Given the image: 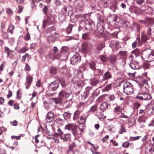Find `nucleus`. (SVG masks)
Wrapping results in <instances>:
<instances>
[{"label":"nucleus","instance_id":"nucleus-1","mask_svg":"<svg viewBox=\"0 0 154 154\" xmlns=\"http://www.w3.org/2000/svg\"><path fill=\"white\" fill-rule=\"evenodd\" d=\"M141 56L144 60L149 62L154 61V52L150 49L143 51L142 52Z\"/></svg>","mask_w":154,"mask_h":154},{"label":"nucleus","instance_id":"nucleus-2","mask_svg":"<svg viewBox=\"0 0 154 154\" xmlns=\"http://www.w3.org/2000/svg\"><path fill=\"white\" fill-rule=\"evenodd\" d=\"M51 31L52 33L48 36L47 40L49 42H52L55 41L57 38V35L54 27H51L49 28L48 29V33L49 32H51Z\"/></svg>","mask_w":154,"mask_h":154},{"label":"nucleus","instance_id":"nucleus-3","mask_svg":"<svg viewBox=\"0 0 154 154\" xmlns=\"http://www.w3.org/2000/svg\"><path fill=\"white\" fill-rule=\"evenodd\" d=\"M70 94L67 93L64 91H61L59 94V98H56L55 100V102L56 104L62 103V100H64L68 98Z\"/></svg>","mask_w":154,"mask_h":154},{"label":"nucleus","instance_id":"nucleus-4","mask_svg":"<svg viewBox=\"0 0 154 154\" xmlns=\"http://www.w3.org/2000/svg\"><path fill=\"white\" fill-rule=\"evenodd\" d=\"M124 92L127 94L130 95L134 91V87L130 83L127 82L123 85Z\"/></svg>","mask_w":154,"mask_h":154},{"label":"nucleus","instance_id":"nucleus-5","mask_svg":"<svg viewBox=\"0 0 154 154\" xmlns=\"http://www.w3.org/2000/svg\"><path fill=\"white\" fill-rule=\"evenodd\" d=\"M82 48L80 49L81 53H87L91 51L92 49V45L90 43H85L82 45Z\"/></svg>","mask_w":154,"mask_h":154},{"label":"nucleus","instance_id":"nucleus-6","mask_svg":"<svg viewBox=\"0 0 154 154\" xmlns=\"http://www.w3.org/2000/svg\"><path fill=\"white\" fill-rule=\"evenodd\" d=\"M92 88L91 87H88L86 88L85 91L82 93L81 95L79 97V99L82 100H84L87 97L89 94V91Z\"/></svg>","mask_w":154,"mask_h":154},{"label":"nucleus","instance_id":"nucleus-7","mask_svg":"<svg viewBox=\"0 0 154 154\" xmlns=\"http://www.w3.org/2000/svg\"><path fill=\"white\" fill-rule=\"evenodd\" d=\"M81 57L78 53H76L71 57L70 59L71 63L72 64L75 65L80 61Z\"/></svg>","mask_w":154,"mask_h":154},{"label":"nucleus","instance_id":"nucleus-8","mask_svg":"<svg viewBox=\"0 0 154 154\" xmlns=\"http://www.w3.org/2000/svg\"><path fill=\"white\" fill-rule=\"evenodd\" d=\"M59 83L58 82L54 81L49 85L48 88L50 91H54L58 87Z\"/></svg>","mask_w":154,"mask_h":154},{"label":"nucleus","instance_id":"nucleus-9","mask_svg":"<svg viewBox=\"0 0 154 154\" xmlns=\"http://www.w3.org/2000/svg\"><path fill=\"white\" fill-rule=\"evenodd\" d=\"M85 29L88 30H92L95 27V25L93 22L91 21H85Z\"/></svg>","mask_w":154,"mask_h":154},{"label":"nucleus","instance_id":"nucleus-10","mask_svg":"<svg viewBox=\"0 0 154 154\" xmlns=\"http://www.w3.org/2000/svg\"><path fill=\"white\" fill-rule=\"evenodd\" d=\"M130 67L134 69H138L140 68V65L138 62L134 60H132L129 64Z\"/></svg>","mask_w":154,"mask_h":154},{"label":"nucleus","instance_id":"nucleus-11","mask_svg":"<svg viewBox=\"0 0 154 154\" xmlns=\"http://www.w3.org/2000/svg\"><path fill=\"white\" fill-rule=\"evenodd\" d=\"M54 113L51 112H48L45 120V122H50L54 120Z\"/></svg>","mask_w":154,"mask_h":154},{"label":"nucleus","instance_id":"nucleus-12","mask_svg":"<svg viewBox=\"0 0 154 154\" xmlns=\"http://www.w3.org/2000/svg\"><path fill=\"white\" fill-rule=\"evenodd\" d=\"M112 78V75L111 72L109 71H107L103 75L102 82Z\"/></svg>","mask_w":154,"mask_h":154},{"label":"nucleus","instance_id":"nucleus-13","mask_svg":"<svg viewBox=\"0 0 154 154\" xmlns=\"http://www.w3.org/2000/svg\"><path fill=\"white\" fill-rule=\"evenodd\" d=\"M97 29L98 32L101 34L104 30V26L103 25H101L100 22L98 23L97 25Z\"/></svg>","mask_w":154,"mask_h":154},{"label":"nucleus","instance_id":"nucleus-14","mask_svg":"<svg viewBox=\"0 0 154 154\" xmlns=\"http://www.w3.org/2000/svg\"><path fill=\"white\" fill-rule=\"evenodd\" d=\"M147 113L150 115L154 112V103L149 106L147 109Z\"/></svg>","mask_w":154,"mask_h":154},{"label":"nucleus","instance_id":"nucleus-15","mask_svg":"<svg viewBox=\"0 0 154 154\" xmlns=\"http://www.w3.org/2000/svg\"><path fill=\"white\" fill-rule=\"evenodd\" d=\"M108 106L109 105L107 103L105 102H103L101 104L100 109L102 111H104L108 109Z\"/></svg>","mask_w":154,"mask_h":154},{"label":"nucleus","instance_id":"nucleus-16","mask_svg":"<svg viewBox=\"0 0 154 154\" xmlns=\"http://www.w3.org/2000/svg\"><path fill=\"white\" fill-rule=\"evenodd\" d=\"M32 80L33 78L30 75L27 76L26 78V83L25 84L26 85V84L27 85H30Z\"/></svg>","mask_w":154,"mask_h":154},{"label":"nucleus","instance_id":"nucleus-17","mask_svg":"<svg viewBox=\"0 0 154 154\" xmlns=\"http://www.w3.org/2000/svg\"><path fill=\"white\" fill-rule=\"evenodd\" d=\"M143 100H148L150 99L151 98V95L147 93H142Z\"/></svg>","mask_w":154,"mask_h":154},{"label":"nucleus","instance_id":"nucleus-18","mask_svg":"<svg viewBox=\"0 0 154 154\" xmlns=\"http://www.w3.org/2000/svg\"><path fill=\"white\" fill-rule=\"evenodd\" d=\"M122 108L120 106H117L114 108V112L116 114H119V113L122 112Z\"/></svg>","mask_w":154,"mask_h":154},{"label":"nucleus","instance_id":"nucleus-19","mask_svg":"<svg viewBox=\"0 0 154 154\" xmlns=\"http://www.w3.org/2000/svg\"><path fill=\"white\" fill-rule=\"evenodd\" d=\"M147 34L150 37H154V29H149L147 31Z\"/></svg>","mask_w":154,"mask_h":154},{"label":"nucleus","instance_id":"nucleus-20","mask_svg":"<svg viewBox=\"0 0 154 154\" xmlns=\"http://www.w3.org/2000/svg\"><path fill=\"white\" fill-rule=\"evenodd\" d=\"M141 51L138 49H136L131 52V53L134 54L136 56H139L140 54Z\"/></svg>","mask_w":154,"mask_h":154},{"label":"nucleus","instance_id":"nucleus-21","mask_svg":"<svg viewBox=\"0 0 154 154\" xmlns=\"http://www.w3.org/2000/svg\"><path fill=\"white\" fill-rule=\"evenodd\" d=\"M56 122L57 123L60 125H63L64 123V120L60 118H57L56 120Z\"/></svg>","mask_w":154,"mask_h":154},{"label":"nucleus","instance_id":"nucleus-22","mask_svg":"<svg viewBox=\"0 0 154 154\" xmlns=\"http://www.w3.org/2000/svg\"><path fill=\"white\" fill-rule=\"evenodd\" d=\"M116 57L115 56H112L108 57V60L112 63H114L116 61Z\"/></svg>","mask_w":154,"mask_h":154},{"label":"nucleus","instance_id":"nucleus-23","mask_svg":"<svg viewBox=\"0 0 154 154\" xmlns=\"http://www.w3.org/2000/svg\"><path fill=\"white\" fill-rule=\"evenodd\" d=\"M28 49L26 47H23L20 49L18 51V52L20 53H23L28 51Z\"/></svg>","mask_w":154,"mask_h":154},{"label":"nucleus","instance_id":"nucleus-24","mask_svg":"<svg viewBox=\"0 0 154 154\" xmlns=\"http://www.w3.org/2000/svg\"><path fill=\"white\" fill-rule=\"evenodd\" d=\"M14 29V26L13 25L11 24L9 25L8 28V31L10 32L11 34L13 33V31Z\"/></svg>","mask_w":154,"mask_h":154},{"label":"nucleus","instance_id":"nucleus-25","mask_svg":"<svg viewBox=\"0 0 154 154\" xmlns=\"http://www.w3.org/2000/svg\"><path fill=\"white\" fill-rule=\"evenodd\" d=\"M57 72V69L54 67H51L50 69V73L51 74L55 75L56 74Z\"/></svg>","mask_w":154,"mask_h":154},{"label":"nucleus","instance_id":"nucleus-26","mask_svg":"<svg viewBox=\"0 0 154 154\" xmlns=\"http://www.w3.org/2000/svg\"><path fill=\"white\" fill-rule=\"evenodd\" d=\"M90 68L93 70L96 69L95 63L94 62H92L89 63Z\"/></svg>","mask_w":154,"mask_h":154},{"label":"nucleus","instance_id":"nucleus-27","mask_svg":"<svg viewBox=\"0 0 154 154\" xmlns=\"http://www.w3.org/2000/svg\"><path fill=\"white\" fill-rule=\"evenodd\" d=\"M142 95V93H139L135 97L136 100H143V97Z\"/></svg>","mask_w":154,"mask_h":154},{"label":"nucleus","instance_id":"nucleus-28","mask_svg":"<svg viewBox=\"0 0 154 154\" xmlns=\"http://www.w3.org/2000/svg\"><path fill=\"white\" fill-rule=\"evenodd\" d=\"M124 81L123 79L122 78H119L117 79L115 81V83L118 85H120Z\"/></svg>","mask_w":154,"mask_h":154},{"label":"nucleus","instance_id":"nucleus-29","mask_svg":"<svg viewBox=\"0 0 154 154\" xmlns=\"http://www.w3.org/2000/svg\"><path fill=\"white\" fill-rule=\"evenodd\" d=\"M86 120V118L82 116H80L79 122L81 124H85Z\"/></svg>","mask_w":154,"mask_h":154},{"label":"nucleus","instance_id":"nucleus-30","mask_svg":"<svg viewBox=\"0 0 154 154\" xmlns=\"http://www.w3.org/2000/svg\"><path fill=\"white\" fill-rule=\"evenodd\" d=\"M85 127V124H81L79 125V130L82 133L83 132V130Z\"/></svg>","mask_w":154,"mask_h":154},{"label":"nucleus","instance_id":"nucleus-31","mask_svg":"<svg viewBox=\"0 0 154 154\" xmlns=\"http://www.w3.org/2000/svg\"><path fill=\"white\" fill-rule=\"evenodd\" d=\"M126 130L125 128L122 125H121V128H120L119 133L120 134H122L124 132H126Z\"/></svg>","mask_w":154,"mask_h":154},{"label":"nucleus","instance_id":"nucleus-32","mask_svg":"<svg viewBox=\"0 0 154 154\" xmlns=\"http://www.w3.org/2000/svg\"><path fill=\"white\" fill-rule=\"evenodd\" d=\"M71 113L68 112H66L63 114L64 117L65 119H68L71 116Z\"/></svg>","mask_w":154,"mask_h":154},{"label":"nucleus","instance_id":"nucleus-33","mask_svg":"<svg viewBox=\"0 0 154 154\" xmlns=\"http://www.w3.org/2000/svg\"><path fill=\"white\" fill-rule=\"evenodd\" d=\"M141 39L143 42H145L147 41L148 38L144 33H142L141 35Z\"/></svg>","mask_w":154,"mask_h":154},{"label":"nucleus","instance_id":"nucleus-34","mask_svg":"<svg viewBox=\"0 0 154 154\" xmlns=\"http://www.w3.org/2000/svg\"><path fill=\"white\" fill-rule=\"evenodd\" d=\"M70 135V134H65L63 138V140L64 142L68 140L70 137L69 136Z\"/></svg>","mask_w":154,"mask_h":154},{"label":"nucleus","instance_id":"nucleus-35","mask_svg":"<svg viewBox=\"0 0 154 154\" xmlns=\"http://www.w3.org/2000/svg\"><path fill=\"white\" fill-rule=\"evenodd\" d=\"M65 16L64 15L62 14L59 15V19L60 22H63L65 20Z\"/></svg>","mask_w":154,"mask_h":154},{"label":"nucleus","instance_id":"nucleus-36","mask_svg":"<svg viewBox=\"0 0 154 154\" xmlns=\"http://www.w3.org/2000/svg\"><path fill=\"white\" fill-rule=\"evenodd\" d=\"M30 38V35L28 32L24 36V39L26 41L29 40Z\"/></svg>","mask_w":154,"mask_h":154},{"label":"nucleus","instance_id":"nucleus-37","mask_svg":"<svg viewBox=\"0 0 154 154\" xmlns=\"http://www.w3.org/2000/svg\"><path fill=\"white\" fill-rule=\"evenodd\" d=\"M60 82V83L62 87H65L66 85L65 84V80L63 79H59Z\"/></svg>","mask_w":154,"mask_h":154},{"label":"nucleus","instance_id":"nucleus-38","mask_svg":"<svg viewBox=\"0 0 154 154\" xmlns=\"http://www.w3.org/2000/svg\"><path fill=\"white\" fill-rule=\"evenodd\" d=\"M100 58L101 60L103 62H105L108 60V57H106L104 55H102L100 56Z\"/></svg>","mask_w":154,"mask_h":154},{"label":"nucleus","instance_id":"nucleus-39","mask_svg":"<svg viewBox=\"0 0 154 154\" xmlns=\"http://www.w3.org/2000/svg\"><path fill=\"white\" fill-rule=\"evenodd\" d=\"M29 55L28 53H26L24 55H23L21 58V61L23 62H24L27 57H29Z\"/></svg>","mask_w":154,"mask_h":154},{"label":"nucleus","instance_id":"nucleus-40","mask_svg":"<svg viewBox=\"0 0 154 154\" xmlns=\"http://www.w3.org/2000/svg\"><path fill=\"white\" fill-rule=\"evenodd\" d=\"M75 146V144L74 143H72L70 144L69 146V149L67 152L68 153L70 152H72V149Z\"/></svg>","mask_w":154,"mask_h":154},{"label":"nucleus","instance_id":"nucleus-41","mask_svg":"<svg viewBox=\"0 0 154 154\" xmlns=\"http://www.w3.org/2000/svg\"><path fill=\"white\" fill-rule=\"evenodd\" d=\"M97 108V106L94 105L92 106L89 110V111L91 112H94L96 110Z\"/></svg>","mask_w":154,"mask_h":154},{"label":"nucleus","instance_id":"nucleus-42","mask_svg":"<svg viewBox=\"0 0 154 154\" xmlns=\"http://www.w3.org/2000/svg\"><path fill=\"white\" fill-rule=\"evenodd\" d=\"M111 88V85L109 84L107 85L104 89V91H108L110 90Z\"/></svg>","mask_w":154,"mask_h":154},{"label":"nucleus","instance_id":"nucleus-43","mask_svg":"<svg viewBox=\"0 0 154 154\" xmlns=\"http://www.w3.org/2000/svg\"><path fill=\"white\" fill-rule=\"evenodd\" d=\"M130 143L128 142H125L122 145V146L123 147L128 148L129 145Z\"/></svg>","mask_w":154,"mask_h":154},{"label":"nucleus","instance_id":"nucleus-44","mask_svg":"<svg viewBox=\"0 0 154 154\" xmlns=\"http://www.w3.org/2000/svg\"><path fill=\"white\" fill-rule=\"evenodd\" d=\"M25 69L26 70L28 71L31 70L30 67L28 63H26Z\"/></svg>","mask_w":154,"mask_h":154},{"label":"nucleus","instance_id":"nucleus-45","mask_svg":"<svg viewBox=\"0 0 154 154\" xmlns=\"http://www.w3.org/2000/svg\"><path fill=\"white\" fill-rule=\"evenodd\" d=\"M89 37V35L88 33L87 32L83 34L82 36V38L83 39H87Z\"/></svg>","mask_w":154,"mask_h":154},{"label":"nucleus","instance_id":"nucleus-46","mask_svg":"<svg viewBox=\"0 0 154 154\" xmlns=\"http://www.w3.org/2000/svg\"><path fill=\"white\" fill-rule=\"evenodd\" d=\"M140 137V136H136L135 137H130V140L131 141L135 140H138Z\"/></svg>","mask_w":154,"mask_h":154},{"label":"nucleus","instance_id":"nucleus-47","mask_svg":"<svg viewBox=\"0 0 154 154\" xmlns=\"http://www.w3.org/2000/svg\"><path fill=\"white\" fill-rule=\"evenodd\" d=\"M72 26L71 25L69 26L66 29L67 33H69L72 31Z\"/></svg>","mask_w":154,"mask_h":154},{"label":"nucleus","instance_id":"nucleus-48","mask_svg":"<svg viewBox=\"0 0 154 154\" xmlns=\"http://www.w3.org/2000/svg\"><path fill=\"white\" fill-rule=\"evenodd\" d=\"M119 54L122 56H125L126 55V52L125 51H120L119 53Z\"/></svg>","mask_w":154,"mask_h":154},{"label":"nucleus","instance_id":"nucleus-49","mask_svg":"<svg viewBox=\"0 0 154 154\" xmlns=\"http://www.w3.org/2000/svg\"><path fill=\"white\" fill-rule=\"evenodd\" d=\"M78 128V126L77 125H72V128L71 130L73 131H75L76 132H77L76 131V130Z\"/></svg>","mask_w":154,"mask_h":154},{"label":"nucleus","instance_id":"nucleus-50","mask_svg":"<svg viewBox=\"0 0 154 154\" xmlns=\"http://www.w3.org/2000/svg\"><path fill=\"white\" fill-rule=\"evenodd\" d=\"M6 12L8 15H10L12 14L13 11L11 9L7 8L6 9Z\"/></svg>","mask_w":154,"mask_h":154},{"label":"nucleus","instance_id":"nucleus-51","mask_svg":"<svg viewBox=\"0 0 154 154\" xmlns=\"http://www.w3.org/2000/svg\"><path fill=\"white\" fill-rule=\"evenodd\" d=\"M23 7H22L21 5H19L18 6V9L17 11L19 13H20L23 11Z\"/></svg>","mask_w":154,"mask_h":154},{"label":"nucleus","instance_id":"nucleus-52","mask_svg":"<svg viewBox=\"0 0 154 154\" xmlns=\"http://www.w3.org/2000/svg\"><path fill=\"white\" fill-rule=\"evenodd\" d=\"M68 51L67 48L65 47H63L62 48L61 52L62 53H64Z\"/></svg>","mask_w":154,"mask_h":154},{"label":"nucleus","instance_id":"nucleus-53","mask_svg":"<svg viewBox=\"0 0 154 154\" xmlns=\"http://www.w3.org/2000/svg\"><path fill=\"white\" fill-rule=\"evenodd\" d=\"M72 125V124H69L66 126L65 128L66 129L69 130H71Z\"/></svg>","mask_w":154,"mask_h":154},{"label":"nucleus","instance_id":"nucleus-54","mask_svg":"<svg viewBox=\"0 0 154 154\" xmlns=\"http://www.w3.org/2000/svg\"><path fill=\"white\" fill-rule=\"evenodd\" d=\"M11 124L13 126H17L18 124V122L16 120H14L13 122H10Z\"/></svg>","mask_w":154,"mask_h":154},{"label":"nucleus","instance_id":"nucleus-55","mask_svg":"<svg viewBox=\"0 0 154 154\" xmlns=\"http://www.w3.org/2000/svg\"><path fill=\"white\" fill-rule=\"evenodd\" d=\"M10 49L8 48L5 47V52L7 53L8 56L10 55V52H9Z\"/></svg>","mask_w":154,"mask_h":154},{"label":"nucleus","instance_id":"nucleus-56","mask_svg":"<svg viewBox=\"0 0 154 154\" xmlns=\"http://www.w3.org/2000/svg\"><path fill=\"white\" fill-rule=\"evenodd\" d=\"M137 3L138 5H141L144 2V0H136Z\"/></svg>","mask_w":154,"mask_h":154},{"label":"nucleus","instance_id":"nucleus-57","mask_svg":"<svg viewBox=\"0 0 154 154\" xmlns=\"http://www.w3.org/2000/svg\"><path fill=\"white\" fill-rule=\"evenodd\" d=\"M149 126L154 127V119H152L148 124Z\"/></svg>","mask_w":154,"mask_h":154},{"label":"nucleus","instance_id":"nucleus-58","mask_svg":"<svg viewBox=\"0 0 154 154\" xmlns=\"http://www.w3.org/2000/svg\"><path fill=\"white\" fill-rule=\"evenodd\" d=\"M79 115L78 114L77 112H75L74 113V116L73 118V119L74 120H76L78 117Z\"/></svg>","mask_w":154,"mask_h":154},{"label":"nucleus","instance_id":"nucleus-59","mask_svg":"<svg viewBox=\"0 0 154 154\" xmlns=\"http://www.w3.org/2000/svg\"><path fill=\"white\" fill-rule=\"evenodd\" d=\"M40 82L41 80H38L36 83V85L38 87H40L41 85Z\"/></svg>","mask_w":154,"mask_h":154},{"label":"nucleus","instance_id":"nucleus-60","mask_svg":"<svg viewBox=\"0 0 154 154\" xmlns=\"http://www.w3.org/2000/svg\"><path fill=\"white\" fill-rule=\"evenodd\" d=\"M55 3L57 6H60L61 5V2L58 0H55Z\"/></svg>","mask_w":154,"mask_h":154},{"label":"nucleus","instance_id":"nucleus-61","mask_svg":"<svg viewBox=\"0 0 154 154\" xmlns=\"http://www.w3.org/2000/svg\"><path fill=\"white\" fill-rule=\"evenodd\" d=\"M47 22V20H44L42 24V27H43V28H45L46 27Z\"/></svg>","mask_w":154,"mask_h":154},{"label":"nucleus","instance_id":"nucleus-62","mask_svg":"<svg viewBox=\"0 0 154 154\" xmlns=\"http://www.w3.org/2000/svg\"><path fill=\"white\" fill-rule=\"evenodd\" d=\"M12 93L11 91H9L8 92V94L7 95V97L9 98L12 96Z\"/></svg>","mask_w":154,"mask_h":154},{"label":"nucleus","instance_id":"nucleus-63","mask_svg":"<svg viewBox=\"0 0 154 154\" xmlns=\"http://www.w3.org/2000/svg\"><path fill=\"white\" fill-rule=\"evenodd\" d=\"M37 96V93L35 92H34L32 94V97H31L30 99V100H32L34 97Z\"/></svg>","mask_w":154,"mask_h":154},{"label":"nucleus","instance_id":"nucleus-64","mask_svg":"<svg viewBox=\"0 0 154 154\" xmlns=\"http://www.w3.org/2000/svg\"><path fill=\"white\" fill-rule=\"evenodd\" d=\"M36 46V45L35 44L32 43L30 45V49L31 50L34 49Z\"/></svg>","mask_w":154,"mask_h":154}]
</instances>
